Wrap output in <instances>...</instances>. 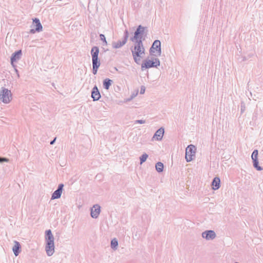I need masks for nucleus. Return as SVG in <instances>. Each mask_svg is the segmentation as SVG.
Returning <instances> with one entry per match:
<instances>
[{
    "instance_id": "f257e3e1",
    "label": "nucleus",
    "mask_w": 263,
    "mask_h": 263,
    "mask_svg": "<svg viewBox=\"0 0 263 263\" xmlns=\"http://www.w3.org/2000/svg\"><path fill=\"white\" fill-rule=\"evenodd\" d=\"M145 27L139 25L135 32L134 35L130 38L132 42H135L134 46L130 48L133 59L135 63L139 64L140 58L145 54V48L142 43V35L144 32Z\"/></svg>"
},
{
    "instance_id": "f03ea898",
    "label": "nucleus",
    "mask_w": 263,
    "mask_h": 263,
    "mask_svg": "<svg viewBox=\"0 0 263 263\" xmlns=\"http://www.w3.org/2000/svg\"><path fill=\"white\" fill-rule=\"evenodd\" d=\"M12 99L11 91L7 88L2 87L0 90V100L5 104L9 103Z\"/></svg>"
},
{
    "instance_id": "7ed1b4c3",
    "label": "nucleus",
    "mask_w": 263,
    "mask_h": 263,
    "mask_svg": "<svg viewBox=\"0 0 263 263\" xmlns=\"http://www.w3.org/2000/svg\"><path fill=\"white\" fill-rule=\"evenodd\" d=\"M149 53L156 57L160 56L161 54V42L158 40H155L149 49Z\"/></svg>"
},
{
    "instance_id": "20e7f679",
    "label": "nucleus",
    "mask_w": 263,
    "mask_h": 263,
    "mask_svg": "<svg viewBox=\"0 0 263 263\" xmlns=\"http://www.w3.org/2000/svg\"><path fill=\"white\" fill-rule=\"evenodd\" d=\"M196 148L192 145H189L185 149V159L187 162H190L195 157Z\"/></svg>"
},
{
    "instance_id": "39448f33",
    "label": "nucleus",
    "mask_w": 263,
    "mask_h": 263,
    "mask_svg": "<svg viewBox=\"0 0 263 263\" xmlns=\"http://www.w3.org/2000/svg\"><path fill=\"white\" fill-rule=\"evenodd\" d=\"M160 64V60L158 58H155L153 60H146L141 65V69L150 68L152 67H157Z\"/></svg>"
},
{
    "instance_id": "423d86ee",
    "label": "nucleus",
    "mask_w": 263,
    "mask_h": 263,
    "mask_svg": "<svg viewBox=\"0 0 263 263\" xmlns=\"http://www.w3.org/2000/svg\"><path fill=\"white\" fill-rule=\"evenodd\" d=\"M129 36V33L127 30H125L124 32V36L123 40L122 41H118L117 42H113L112 44V46L113 48L118 49L120 48L123 46H124L127 41L128 38Z\"/></svg>"
},
{
    "instance_id": "0eeeda50",
    "label": "nucleus",
    "mask_w": 263,
    "mask_h": 263,
    "mask_svg": "<svg viewBox=\"0 0 263 263\" xmlns=\"http://www.w3.org/2000/svg\"><path fill=\"white\" fill-rule=\"evenodd\" d=\"M31 27L34 28L30 29L29 32L31 34H34L36 32H40L43 30L42 25L39 19L37 18L33 19V24L31 26Z\"/></svg>"
},
{
    "instance_id": "6e6552de",
    "label": "nucleus",
    "mask_w": 263,
    "mask_h": 263,
    "mask_svg": "<svg viewBox=\"0 0 263 263\" xmlns=\"http://www.w3.org/2000/svg\"><path fill=\"white\" fill-rule=\"evenodd\" d=\"M258 151L257 149H255L253 152L251 158L253 161V165L257 171H261L263 170L262 167L259 166V162L258 160Z\"/></svg>"
},
{
    "instance_id": "1a4fd4ad",
    "label": "nucleus",
    "mask_w": 263,
    "mask_h": 263,
    "mask_svg": "<svg viewBox=\"0 0 263 263\" xmlns=\"http://www.w3.org/2000/svg\"><path fill=\"white\" fill-rule=\"evenodd\" d=\"M64 184L61 183L59 184L57 189L54 191L51 195V199H59L61 197L63 190Z\"/></svg>"
},
{
    "instance_id": "9d476101",
    "label": "nucleus",
    "mask_w": 263,
    "mask_h": 263,
    "mask_svg": "<svg viewBox=\"0 0 263 263\" xmlns=\"http://www.w3.org/2000/svg\"><path fill=\"white\" fill-rule=\"evenodd\" d=\"M91 55L92 57V62H100L98 55L99 53V48L97 46H93L91 49Z\"/></svg>"
},
{
    "instance_id": "9b49d317",
    "label": "nucleus",
    "mask_w": 263,
    "mask_h": 263,
    "mask_svg": "<svg viewBox=\"0 0 263 263\" xmlns=\"http://www.w3.org/2000/svg\"><path fill=\"white\" fill-rule=\"evenodd\" d=\"M202 237L206 240H213L216 237V235L213 230H206L202 233Z\"/></svg>"
},
{
    "instance_id": "f8f14e48",
    "label": "nucleus",
    "mask_w": 263,
    "mask_h": 263,
    "mask_svg": "<svg viewBox=\"0 0 263 263\" xmlns=\"http://www.w3.org/2000/svg\"><path fill=\"white\" fill-rule=\"evenodd\" d=\"M45 239L46 244H54V238L52 234L51 230H48L45 231Z\"/></svg>"
},
{
    "instance_id": "ddd939ff",
    "label": "nucleus",
    "mask_w": 263,
    "mask_h": 263,
    "mask_svg": "<svg viewBox=\"0 0 263 263\" xmlns=\"http://www.w3.org/2000/svg\"><path fill=\"white\" fill-rule=\"evenodd\" d=\"M101 207L99 204H95L93 207L91 209V216L93 218H97L98 217L100 213Z\"/></svg>"
},
{
    "instance_id": "4468645a",
    "label": "nucleus",
    "mask_w": 263,
    "mask_h": 263,
    "mask_svg": "<svg viewBox=\"0 0 263 263\" xmlns=\"http://www.w3.org/2000/svg\"><path fill=\"white\" fill-rule=\"evenodd\" d=\"M91 97L93 101H98L101 98L100 93L96 85L93 87L91 90Z\"/></svg>"
},
{
    "instance_id": "2eb2a0df",
    "label": "nucleus",
    "mask_w": 263,
    "mask_h": 263,
    "mask_svg": "<svg viewBox=\"0 0 263 263\" xmlns=\"http://www.w3.org/2000/svg\"><path fill=\"white\" fill-rule=\"evenodd\" d=\"M164 133V129L163 127H160L155 133L153 136V139L159 141L162 139Z\"/></svg>"
},
{
    "instance_id": "dca6fc26",
    "label": "nucleus",
    "mask_w": 263,
    "mask_h": 263,
    "mask_svg": "<svg viewBox=\"0 0 263 263\" xmlns=\"http://www.w3.org/2000/svg\"><path fill=\"white\" fill-rule=\"evenodd\" d=\"M22 54V52L21 50H18L14 52L13 53H12L11 57V62L13 63L19 60L21 58Z\"/></svg>"
},
{
    "instance_id": "f3484780",
    "label": "nucleus",
    "mask_w": 263,
    "mask_h": 263,
    "mask_svg": "<svg viewBox=\"0 0 263 263\" xmlns=\"http://www.w3.org/2000/svg\"><path fill=\"white\" fill-rule=\"evenodd\" d=\"M45 251L48 256H51L54 252V244H46L45 245Z\"/></svg>"
},
{
    "instance_id": "a211bd4d",
    "label": "nucleus",
    "mask_w": 263,
    "mask_h": 263,
    "mask_svg": "<svg viewBox=\"0 0 263 263\" xmlns=\"http://www.w3.org/2000/svg\"><path fill=\"white\" fill-rule=\"evenodd\" d=\"M12 250L15 256H17L18 255L21 251V246L19 242L14 241V245L13 247Z\"/></svg>"
},
{
    "instance_id": "6ab92c4d",
    "label": "nucleus",
    "mask_w": 263,
    "mask_h": 263,
    "mask_svg": "<svg viewBox=\"0 0 263 263\" xmlns=\"http://www.w3.org/2000/svg\"><path fill=\"white\" fill-rule=\"evenodd\" d=\"M220 180L219 177H215L212 182V186L214 190H218L220 187Z\"/></svg>"
},
{
    "instance_id": "aec40b11",
    "label": "nucleus",
    "mask_w": 263,
    "mask_h": 263,
    "mask_svg": "<svg viewBox=\"0 0 263 263\" xmlns=\"http://www.w3.org/2000/svg\"><path fill=\"white\" fill-rule=\"evenodd\" d=\"M112 83V81L109 78H106L103 82V87L105 89H108Z\"/></svg>"
},
{
    "instance_id": "412c9836",
    "label": "nucleus",
    "mask_w": 263,
    "mask_h": 263,
    "mask_svg": "<svg viewBox=\"0 0 263 263\" xmlns=\"http://www.w3.org/2000/svg\"><path fill=\"white\" fill-rule=\"evenodd\" d=\"M118 246V241L116 238H114L111 240L110 247L114 250H116Z\"/></svg>"
},
{
    "instance_id": "4be33fe9",
    "label": "nucleus",
    "mask_w": 263,
    "mask_h": 263,
    "mask_svg": "<svg viewBox=\"0 0 263 263\" xmlns=\"http://www.w3.org/2000/svg\"><path fill=\"white\" fill-rule=\"evenodd\" d=\"M100 62H92V73L96 74L97 73L98 69L100 66Z\"/></svg>"
},
{
    "instance_id": "5701e85b",
    "label": "nucleus",
    "mask_w": 263,
    "mask_h": 263,
    "mask_svg": "<svg viewBox=\"0 0 263 263\" xmlns=\"http://www.w3.org/2000/svg\"><path fill=\"white\" fill-rule=\"evenodd\" d=\"M155 167L158 173H161L163 171L164 165L162 162H158L156 164Z\"/></svg>"
},
{
    "instance_id": "b1692460",
    "label": "nucleus",
    "mask_w": 263,
    "mask_h": 263,
    "mask_svg": "<svg viewBox=\"0 0 263 263\" xmlns=\"http://www.w3.org/2000/svg\"><path fill=\"white\" fill-rule=\"evenodd\" d=\"M148 157V156L146 153L143 154L140 157V164H142L144 162H145Z\"/></svg>"
},
{
    "instance_id": "393cba45",
    "label": "nucleus",
    "mask_w": 263,
    "mask_h": 263,
    "mask_svg": "<svg viewBox=\"0 0 263 263\" xmlns=\"http://www.w3.org/2000/svg\"><path fill=\"white\" fill-rule=\"evenodd\" d=\"M100 40L103 41V45H106L107 44V42L106 41V38H105V36L104 34H100Z\"/></svg>"
},
{
    "instance_id": "a878e982",
    "label": "nucleus",
    "mask_w": 263,
    "mask_h": 263,
    "mask_svg": "<svg viewBox=\"0 0 263 263\" xmlns=\"http://www.w3.org/2000/svg\"><path fill=\"white\" fill-rule=\"evenodd\" d=\"M246 109V106L244 102H241V105H240V114H243L244 111Z\"/></svg>"
},
{
    "instance_id": "bb28decb",
    "label": "nucleus",
    "mask_w": 263,
    "mask_h": 263,
    "mask_svg": "<svg viewBox=\"0 0 263 263\" xmlns=\"http://www.w3.org/2000/svg\"><path fill=\"white\" fill-rule=\"evenodd\" d=\"M9 161V159L5 158V157H0V163H2L4 162H8Z\"/></svg>"
},
{
    "instance_id": "cd10ccee",
    "label": "nucleus",
    "mask_w": 263,
    "mask_h": 263,
    "mask_svg": "<svg viewBox=\"0 0 263 263\" xmlns=\"http://www.w3.org/2000/svg\"><path fill=\"white\" fill-rule=\"evenodd\" d=\"M145 123V120H137L134 121V123L144 124Z\"/></svg>"
},
{
    "instance_id": "c85d7f7f",
    "label": "nucleus",
    "mask_w": 263,
    "mask_h": 263,
    "mask_svg": "<svg viewBox=\"0 0 263 263\" xmlns=\"http://www.w3.org/2000/svg\"><path fill=\"white\" fill-rule=\"evenodd\" d=\"M145 91V86H141V87H140V93L141 94H143V93H144Z\"/></svg>"
},
{
    "instance_id": "c756f323",
    "label": "nucleus",
    "mask_w": 263,
    "mask_h": 263,
    "mask_svg": "<svg viewBox=\"0 0 263 263\" xmlns=\"http://www.w3.org/2000/svg\"><path fill=\"white\" fill-rule=\"evenodd\" d=\"M55 140H56V138H54L53 140H51V141H50V144L51 145H53V144L54 143V142H55Z\"/></svg>"
}]
</instances>
